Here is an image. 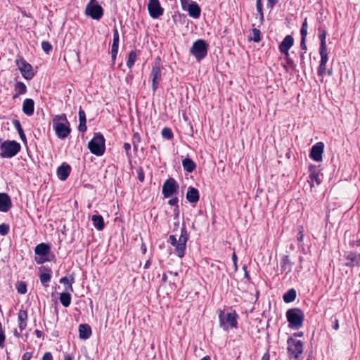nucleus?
I'll return each instance as SVG.
<instances>
[{
    "label": "nucleus",
    "instance_id": "f257e3e1",
    "mask_svg": "<svg viewBox=\"0 0 360 360\" xmlns=\"http://www.w3.org/2000/svg\"><path fill=\"white\" fill-rule=\"evenodd\" d=\"M65 114L56 115L53 119V127L59 139H64L70 134L71 129Z\"/></svg>",
    "mask_w": 360,
    "mask_h": 360
},
{
    "label": "nucleus",
    "instance_id": "f03ea898",
    "mask_svg": "<svg viewBox=\"0 0 360 360\" xmlns=\"http://www.w3.org/2000/svg\"><path fill=\"white\" fill-rule=\"evenodd\" d=\"M21 146L15 141H2L0 139V156L2 158H11L20 150Z\"/></svg>",
    "mask_w": 360,
    "mask_h": 360
},
{
    "label": "nucleus",
    "instance_id": "7ed1b4c3",
    "mask_svg": "<svg viewBox=\"0 0 360 360\" xmlns=\"http://www.w3.org/2000/svg\"><path fill=\"white\" fill-rule=\"evenodd\" d=\"M238 314L235 310L225 313L222 310L219 311V326L225 331H228L229 327L231 328H238Z\"/></svg>",
    "mask_w": 360,
    "mask_h": 360
},
{
    "label": "nucleus",
    "instance_id": "20e7f679",
    "mask_svg": "<svg viewBox=\"0 0 360 360\" xmlns=\"http://www.w3.org/2000/svg\"><path fill=\"white\" fill-rule=\"evenodd\" d=\"M88 148L92 154L96 156H101L104 154L105 139L101 132L94 134L92 139L88 143Z\"/></svg>",
    "mask_w": 360,
    "mask_h": 360
},
{
    "label": "nucleus",
    "instance_id": "39448f33",
    "mask_svg": "<svg viewBox=\"0 0 360 360\" xmlns=\"http://www.w3.org/2000/svg\"><path fill=\"white\" fill-rule=\"evenodd\" d=\"M285 315L290 328L299 329L302 326L304 314L300 308L289 309Z\"/></svg>",
    "mask_w": 360,
    "mask_h": 360
},
{
    "label": "nucleus",
    "instance_id": "423d86ee",
    "mask_svg": "<svg viewBox=\"0 0 360 360\" xmlns=\"http://www.w3.org/2000/svg\"><path fill=\"white\" fill-rule=\"evenodd\" d=\"M208 47V44L204 39H198L190 49V53L199 62L207 56Z\"/></svg>",
    "mask_w": 360,
    "mask_h": 360
},
{
    "label": "nucleus",
    "instance_id": "0eeeda50",
    "mask_svg": "<svg viewBox=\"0 0 360 360\" xmlns=\"http://www.w3.org/2000/svg\"><path fill=\"white\" fill-rule=\"evenodd\" d=\"M51 250V245L48 243H41L38 244L34 248V253L37 256L34 261L38 264H42L46 262L51 261L52 259L48 257Z\"/></svg>",
    "mask_w": 360,
    "mask_h": 360
},
{
    "label": "nucleus",
    "instance_id": "6e6552de",
    "mask_svg": "<svg viewBox=\"0 0 360 360\" xmlns=\"http://www.w3.org/2000/svg\"><path fill=\"white\" fill-rule=\"evenodd\" d=\"M287 352L289 357L298 359L303 353L304 344L301 340H297L293 337H290L287 340Z\"/></svg>",
    "mask_w": 360,
    "mask_h": 360
},
{
    "label": "nucleus",
    "instance_id": "1a4fd4ad",
    "mask_svg": "<svg viewBox=\"0 0 360 360\" xmlns=\"http://www.w3.org/2000/svg\"><path fill=\"white\" fill-rule=\"evenodd\" d=\"M189 238V234L187 231L186 224L184 222L181 229V235L179 238V244L175 250L176 255L179 257L182 258L184 257L186 250V243Z\"/></svg>",
    "mask_w": 360,
    "mask_h": 360
},
{
    "label": "nucleus",
    "instance_id": "9d476101",
    "mask_svg": "<svg viewBox=\"0 0 360 360\" xmlns=\"http://www.w3.org/2000/svg\"><path fill=\"white\" fill-rule=\"evenodd\" d=\"M179 188L177 181L174 178L169 177L164 182L162 193L164 198H167L178 194Z\"/></svg>",
    "mask_w": 360,
    "mask_h": 360
},
{
    "label": "nucleus",
    "instance_id": "9b49d317",
    "mask_svg": "<svg viewBox=\"0 0 360 360\" xmlns=\"http://www.w3.org/2000/svg\"><path fill=\"white\" fill-rule=\"evenodd\" d=\"M15 63L20 71L22 76L27 80L32 79L34 73L33 72L32 66L28 63L23 58H20L15 60Z\"/></svg>",
    "mask_w": 360,
    "mask_h": 360
},
{
    "label": "nucleus",
    "instance_id": "f8f14e48",
    "mask_svg": "<svg viewBox=\"0 0 360 360\" xmlns=\"http://www.w3.org/2000/svg\"><path fill=\"white\" fill-rule=\"evenodd\" d=\"M84 13L93 20H99L103 16L104 10L101 5L86 4Z\"/></svg>",
    "mask_w": 360,
    "mask_h": 360
},
{
    "label": "nucleus",
    "instance_id": "ddd939ff",
    "mask_svg": "<svg viewBox=\"0 0 360 360\" xmlns=\"http://www.w3.org/2000/svg\"><path fill=\"white\" fill-rule=\"evenodd\" d=\"M148 10L150 16L153 19L158 18L164 13V8L160 6L159 0H149Z\"/></svg>",
    "mask_w": 360,
    "mask_h": 360
},
{
    "label": "nucleus",
    "instance_id": "4468645a",
    "mask_svg": "<svg viewBox=\"0 0 360 360\" xmlns=\"http://www.w3.org/2000/svg\"><path fill=\"white\" fill-rule=\"evenodd\" d=\"M150 77H152V89L153 92H155L162 79L161 68L159 63H155L152 67Z\"/></svg>",
    "mask_w": 360,
    "mask_h": 360
},
{
    "label": "nucleus",
    "instance_id": "2eb2a0df",
    "mask_svg": "<svg viewBox=\"0 0 360 360\" xmlns=\"http://www.w3.org/2000/svg\"><path fill=\"white\" fill-rule=\"evenodd\" d=\"M323 150L324 143L321 141L316 143L310 150L309 158L316 162L321 161L323 159Z\"/></svg>",
    "mask_w": 360,
    "mask_h": 360
},
{
    "label": "nucleus",
    "instance_id": "dca6fc26",
    "mask_svg": "<svg viewBox=\"0 0 360 360\" xmlns=\"http://www.w3.org/2000/svg\"><path fill=\"white\" fill-rule=\"evenodd\" d=\"M309 178L310 181H309L310 184V186H314V182H316L317 185H319L321 183V176L322 174L320 172L319 169L313 165H310L309 167Z\"/></svg>",
    "mask_w": 360,
    "mask_h": 360
},
{
    "label": "nucleus",
    "instance_id": "f3484780",
    "mask_svg": "<svg viewBox=\"0 0 360 360\" xmlns=\"http://www.w3.org/2000/svg\"><path fill=\"white\" fill-rule=\"evenodd\" d=\"M294 39L288 34L284 37L281 43L279 44L278 49L281 53H283L285 56L289 55V50L293 46Z\"/></svg>",
    "mask_w": 360,
    "mask_h": 360
},
{
    "label": "nucleus",
    "instance_id": "a211bd4d",
    "mask_svg": "<svg viewBox=\"0 0 360 360\" xmlns=\"http://www.w3.org/2000/svg\"><path fill=\"white\" fill-rule=\"evenodd\" d=\"M345 258L347 260L345 264L346 266L354 267L360 266V253L351 251L347 253Z\"/></svg>",
    "mask_w": 360,
    "mask_h": 360
},
{
    "label": "nucleus",
    "instance_id": "6ab92c4d",
    "mask_svg": "<svg viewBox=\"0 0 360 360\" xmlns=\"http://www.w3.org/2000/svg\"><path fill=\"white\" fill-rule=\"evenodd\" d=\"M12 207V202L10 196L6 193H0V211L8 212Z\"/></svg>",
    "mask_w": 360,
    "mask_h": 360
},
{
    "label": "nucleus",
    "instance_id": "aec40b11",
    "mask_svg": "<svg viewBox=\"0 0 360 360\" xmlns=\"http://www.w3.org/2000/svg\"><path fill=\"white\" fill-rule=\"evenodd\" d=\"M71 172V167L66 162L62 163L57 169V176L61 181H65Z\"/></svg>",
    "mask_w": 360,
    "mask_h": 360
},
{
    "label": "nucleus",
    "instance_id": "412c9836",
    "mask_svg": "<svg viewBox=\"0 0 360 360\" xmlns=\"http://www.w3.org/2000/svg\"><path fill=\"white\" fill-rule=\"evenodd\" d=\"M186 11L188 12V15L195 19H198L200 16L201 8L195 1H191L188 5Z\"/></svg>",
    "mask_w": 360,
    "mask_h": 360
},
{
    "label": "nucleus",
    "instance_id": "4be33fe9",
    "mask_svg": "<svg viewBox=\"0 0 360 360\" xmlns=\"http://www.w3.org/2000/svg\"><path fill=\"white\" fill-rule=\"evenodd\" d=\"M22 112L27 116H32L34 111V101L32 98H25L22 103Z\"/></svg>",
    "mask_w": 360,
    "mask_h": 360
},
{
    "label": "nucleus",
    "instance_id": "5701e85b",
    "mask_svg": "<svg viewBox=\"0 0 360 360\" xmlns=\"http://www.w3.org/2000/svg\"><path fill=\"white\" fill-rule=\"evenodd\" d=\"M307 18H304L301 29H300V34H301V41H300V48L302 50L306 51L307 49L306 44V38L307 35Z\"/></svg>",
    "mask_w": 360,
    "mask_h": 360
},
{
    "label": "nucleus",
    "instance_id": "b1692460",
    "mask_svg": "<svg viewBox=\"0 0 360 360\" xmlns=\"http://www.w3.org/2000/svg\"><path fill=\"white\" fill-rule=\"evenodd\" d=\"M186 199L191 203L198 202L200 199L198 190L193 186H189L186 193Z\"/></svg>",
    "mask_w": 360,
    "mask_h": 360
},
{
    "label": "nucleus",
    "instance_id": "393cba45",
    "mask_svg": "<svg viewBox=\"0 0 360 360\" xmlns=\"http://www.w3.org/2000/svg\"><path fill=\"white\" fill-rule=\"evenodd\" d=\"M91 328L89 324H80L79 326V337L80 339L86 340L91 335Z\"/></svg>",
    "mask_w": 360,
    "mask_h": 360
},
{
    "label": "nucleus",
    "instance_id": "a878e982",
    "mask_svg": "<svg viewBox=\"0 0 360 360\" xmlns=\"http://www.w3.org/2000/svg\"><path fill=\"white\" fill-rule=\"evenodd\" d=\"M293 262L290 259L288 255H283L281 258V268L282 272L290 273L292 271Z\"/></svg>",
    "mask_w": 360,
    "mask_h": 360
},
{
    "label": "nucleus",
    "instance_id": "bb28decb",
    "mask_svg": "<svg viewBox=\"0 0 360 360\" xmlns=\"http://www.w3.org/2000/svg\"><path fill=\"white\" fill-rule=\"evenodd\" d=\"M15 94L13 96V99L17 98L19 96L25 94L27 91V86L22 82H17L14 85Z\"/></svg>",
    "mask_w": 360,
    "mask_h": 360
},
{
    "label": "nucleus",
    "instance_id": "cd10ccee",
    "mask_svg": "<svg viewBox=\"0 0 360 360\" xmlns=\"http://www.w3.org/2000/svg\"><path fill=\"white\" fill-rule=\"evenodd\" d=\"M59 282L63 284H68V286L65 287V291L73 292L72 284L75 283V274H72L68 277H62Z\"/></svg>",
    "mask_w": 360,
    "mask_h": 360
},
{
    "label": "nucleus",
    "instance_id": "c85d7f7f",
    "mask_svg": "<svg viewBox=\"0 0 360 360\" xmlns=\"http://www.w3.org/2000/svg\"><path fill=\"white\" fill-rule=\"evenodd\" d=\"M318 32H319V38L320 39V46L319 49H327L326 45V36H327V32L326 29L323 25H320L318 27Z\"/></svg>",
    "mask_w": 360,
    "mask_h": 360
},
{
    "label": "nucleus",
    "instance_id": "c756f323",
    "mask_svg": "<svg viewBox=\"0 0 360 360\" xmlns=\"http://www.w3.org/2000/svg\"><path fill=\"white\" fill-rule=\"evenodd\" d=\"M40 269H44L46 271V273H43L40 274V281L43 285L48 286L47 283L50 282L51 279V269L50 268L45 266H41Z\"/></svg>",
    "mask_w": 360,
    "mask_h": 360
},
{
    "label": "nucleus",
    "instance_id": "7c9ffc66",
    "mask_svg": "<svg viewBox=\"0 0 360 360\" xmlns=\"http://www.w3.org/2000/svg\"><path fill=\"white\" fill-rule=\"evenodd\" d=\"M91 220L94 227L98 231H102L105 228V223L103 218L100 214H94L91 217Z\"/></svg>",
    "mask_w": 360,
    "mask_h": 360
},
{
    "label": "nucleus",
    "instance_id": "2f4dec72",
    "mask_svg": "<svg viewBox=\"0 0 360 360\" xmlns=\"http://www.w3.org/2000/svg\"><path fill=\"white\" fill-rule=\"evenodd\" d=\"M184 169L188 173L193 172L196 168L195 162L189 158H186L182 160Z\"/></svg>",
    "mask_w": 360,
    "mask_h": 360
},
{
    "label": "nucleus",
    "instance_id": "473e14b6",
    "mask_svg": "<svg viewBox=\"0 0 360 360\" xmlns=\"http://www.w3.org/2000/svg\"><path fill=\"white\" fill-rule=\"evenodd\" d=\"M59 300L62 305L65 307H68L71 304L72 297L70 291H66L60 294Z\"/></svg>",
    "mask_w": 360,
    "mask_h": 360
},
{
    "label": "nucleus",
    "instance_id": "72a5a7b5",
    "mask_svg": "<svg viewBox=\"0 0 360 360\" xmlns=\"http://www.w3.org/2000/svg\"><path fill=\"white\" fill-rule=\"evenodd\" d=\"M13 126L15 128V129L17 130L19 136H20V138L21 139V141L23 142V143H27V139H26V136H25V134L24 133V131L22 128V126H21V124H20V122L18 120H13Z\"/></svg>",
    "mask_w": 360,
    "mask_h": 360
},
{
    "label": "nucleus",
    "instance_id": "f704fd0d",
    "mask_svg": "<svg viewBox=\"0 0 360 360\" xmlns=\"http://www.w3.org/2000/svg\"><path fill=\"white\" fill-rule=\"evenodd\" d=\"M296 296V290L294 288H291L283 295V299L285 303H290L295 300Z\"/></svg>",
    "mask_w": 360,
    "mask_h": 360
},
{
    "label": "nucleus",
    "instance_id": "c9c22d12",
    "mask_svg": "<svg viewBox=\"0 0 360 360\" xmlns=\"http://www.w3.org/2000/svg\"><path fill=\"white\" fill-rule=\"evenodd\" d=\"M137 59V54L135 51H131L128 55V59L127 61V66L131 69Z\"/></svg>",
    "mask_w": 360,
    "mask_h": 360
},
{
    "label": "nucleus",
    "instance_id": "e433bc0d",
    "mask_svg": "<svg viewBox=\"0 0 360 360\" xmlns=\"http://www.w3.org/2000/svg\"><path fill=\"white\" fill-rule=\"evenodd\" d=\"M161 134L162 136L167 140H171L174 137V134L172 129L169 127H164L162 129Z\"/></svg>",
    "mask_w": 360,
    "mask_h": 360
},
{
    "label": "nucleus",
    "instance_id": "4c0bfd02",
    "mask_svg": "<svg viewBox=\"0 0 360 360\" xmlns=\"http://www.w3.org/2000/svg\"><path fill=\"white\" fill-rule=\"evenodd\" d=\"M16 289L18 293L25 294L27 292V285L22 281L18 282L16 283Z\"/></svg>",
    "mask_w": 360,
    "mask_h": 360
},
{
    "label": "nucleus",
    "instance_id": "58836bf2",
    "mask_svg": "<svg viewBox=\"0 0 360 360\" xmlns=\"http://www.w3.org/2000/svg\"><path fill=\"white\" fill-rule=\"evenodd\" d=\"M319 54L321 56L320 62L327 63L328 60L327 49H319Z\"/></svg>",
    "mask_w": 360,
    "mask_h": 360
},
{
    "label": "nucleus",
    "instance_id": "ea45409f",
    "mask_svg": "<svg viewBox=\"0 0 360 360\" xmlns=\"http://www.w3.org/2000/svg\"><path fill=\"white\" fill-rule=\"evenodd\" d=\"M253 37L251 38V40H252L255 42H259L261 40L260 34L261 32L259 29L253 28L252 30Z\"/></svg>",
    "mask_w": 360,
    "mask_h": 360
},
{
    "label": "nucleus",
    "instance_id": "a19ab883",
    "mask_svg": "<svg viewBox=\"0 0 360 360\" xmlns=\"http://www.w3.org/2000/svg\"><path fill=\"white\" fill-rule=\"evenodd\" d=\"M118 48H119L118 44H112L111 54H112V65H114L115 63L116 57H117V55L118 53Z\"/></svg>",
    "mask_w": 360,
    "mask_h": 360
},
{
    "label": "nucleus",
    "instance_id": "79ce46f5",
    "mask_svg": "<svg viewBox=\"0 0 360 360\" xmlns=\"http://www.w3.org/2000/svg\"><path fill=\"white\" fill-rule=\"evenodd\" d=\"M41 49L46 53H49L52 50L53 46L48 41H43L41 42Z\"/></svg>",
    "mask_w": 360,
    "mask_h": 360
},
{
    "label": "nucleus",
    "instance_id": "37998d69",
    "mask_svg": "<svg viewBox=\"0 0 360 360\" xmlns=\"http://www.w3.org/2000/svg\"><path fill=\"white\" fill-rule=\"evenodd\" d=\"M10 230V227L8 224H0V235L1 236H6Z\"/></svg>",
    "mask_w": 360,
    "mask_h": 360
},
{
    "label": "nucleus",
    "instance_id": "c03bdc74",
    "mask_svg": "<svg viewBox=\"0 0 360 360\" xmlns=\"http://www.w3.org/2000/svg\"><path fill=\"white\" fill-rule=\"evenodd\" d=\"M326 63L320 62V64H319L318 70H317V73H318L319 76H321L322 77H323V75L326 73Z\"/></svg>",
    "mask_w": 360,
    "mask_h": 360
},
{
    "label": "nucleus",
    "instance_id": "a18cd8bd",
    "mask_svg": "<svg viewBox=\"0 0 360 360\" xmlns=\"http://www.w3.org/2000/svg\"><path fill=\"white\" fill-rule=\"evenodd\" d=\"M19 321H26L27 320V313L25 310H20L18 316Z\"/></svg>",
    "mask_w": 360,
    "mask_h": 360
},
{
    "label": "nucleus",
    "instance_id": "49530a36",
    "mask_svg": "<svg viewBox=\"0 0 360 360\" xmlns=\"http://www.w3.org/2000/svg\"><path fill=\"white\" fill-rule=\"evenodd\" d=\"M137 177H138V179L140 182H143L144 180H145V174H144V171H143V169L142 167H139L138 169H137Z\"/></svg>",
    "mask_w": 360,
    "mask_h": 360
},
{
    "label": "nucleus",
    "instance_id": "de8ad7c7",
    "mask_svg": "<svg viewBox=\"0 0 360 360\" xmlns=\"http://www.w3.org/2000/svg\"><path fill=\"white\" fill-rule=\"evenodd\" d=\"M6 336L4 334V330L2 327V324L0 322V347H3L5 342Z\"/></svg>",
    "mask_w": 360,
    "mask_h": 360
},
{
    "label": "nucleus",
    "instance_id": "09e8293b",
    "mask_svg": "<svg viewBox=\"0 0 360 360\" xmlns=\"http://www.w3.org/2000/svg\"><path fill=\"white\" fill-rule=\"evenodd\" d=\"M119 41H120V37H119V32L115 27L113 30V41L112 44H118L119 45Z\"/></svg>",
    "mask_w": 360,
    "mask_h": 360
},
{
    "label": "nucleus",
    "instance_id": "8fccbe9b",
    "mask_svg": "<svg viewBox=\"0 0 360 360\" xmlns=\"http://www.w3.org/2000/svg\"><path fill=\"white\" fill-rule=\"evenodd\" d=\"M169 240L171 243V245L174 247H175V250H176V247L179 244V240H176V238L174 235H170L169 237Z\"/></svg>",
    "mask_w": 360,
    "mask_h": 360
},
{
    "label": "nucleus",
    "instance_id": "3c124183",
    "mask_svg": "<svg viewBox=\"0 0 360 360\" xmlns=\"http://www.w3.org/2000/svg\"><path fill=\"white\" fill-rule=\"evenodd\" d=\"M141 141V135L139 132H135L133 134L132 136V143H136L139 144V143Z\"/></svg>",
    "mask_w": 360,
    "mask_h": 360
},
{
    "label": "nucleus",
    "instance_id": "603ef678",
    "mask_svg": "<svg viewBox=\"0 0 360 360\" xmlns=\"http://www.w3.org/2000/svg\"><path fill=\"white\" fill-rule=\"evenodd\" d=\"M78 115H79V122H86L85 112L82 108L79 109Z\"/></svg>",
    "mask_w": 360,
    "mask_h": 360
},
{
    "label": "nucleus",
    "instance_id": "864d4df0",
    "mask_svg": "<svg viewBox=\"0 0 360 360\" xmlns=\"http://www.w3.org/2000/svg\"><path fill=\"white\" fill-rule=\"evenodd\" d=\"M124 149L125 150L126 155L127 158H130L131 155L130 153L131 150V144L129 143H124L123 146Z\"/></svg>",
    "mask_w": 360,
    "mask_h": 360
},
{
    "label": "nucleus",
    "instance_id": "5fc2aeb1",
    "mask_svg": "<svg viewBox=\"0 0 360 360\" xmlns=\"http://www.w3.org/2000/svg\"><path fill=\"white\" fill-rule=\"evenodd\" d=\"M178 202L179 198L177 197H174L168 200V204L173 207L179 205Z\"/></svg>",
    "mask_w": 360,
    "mask_h": 360
},
{
    "label": "nucleus",
    "instance_id": "6e6d98bb",
    "mask_svg": "<svg viewBox=\"0 0 360 360\" xmlns=\"http://www.w3.org/2000/svg\"><path fill=\"white\" fill-rule=\"evenodd\" d=\"M257 11L259 15V22L262 23L264 22V13H263V5H261L260 8H257Z\"/></svg>",
    "mask_w": 360,
    "mask_h": 360
},
{
    "label": "nucleus",
    "instance_id": "4d7b16f0",
    "mask_svg": "<svg viewBox=\"0 0 360 360\" xmlns=\"http://www.w3.org/2000/svg\"><path fill=\"white\" fill-rule=\"evenodd\" d=\"M232 260L233 262L234 271H236L238 270V264H237L238 258H237V255L235 252H233L232 254Z\"/></svg>",
    "mask_w": 360,
    "mask_h": 360
},
{
    "label": "nucleus",
    "instance_id": "13d9d810",
    "mask_svg": "<svg viewBox=\"0 0 360 360\" xmlns=\"http://www.w3.org/2000/svg\"><path fill=\"white\" fill-rule=\"evenodd\" d=\"M278 0H267L266 6L267 8L272 9L277 4Z\"/></svg>",
    "mask_w": 360,
    "mask_h": 360
},
{
    "label": "nucleus",
    "instance_id": "bf43d9fd",
    "mask_svg": "<svg viewBox=\"0 0 360 360\" xmlns=\"http://www.w3.org/2000/svg\"><path fill=\"white\" fill-rule=\"evenodd\" d=\"M86 122H79V126H78V130L79 131L84 132V131H86Z\"/></svg>",
    "mask_w": 360,
    "mask_h": 360
},
{
    "label": "nucleus",
    "instance_id": "052dcab7",
    "mask_svg": "<svg viewBox=\"0 0 360 360\" xmlns=\"http://www.w3.org/2000/svg\"><path fill=\"white\" fill-rule=\"evenodd\" d=\"M285 61H286L287 64L289 66H290L292 68L295 67L294 61H293V60L291 58L289 57V55H288V56H285Z\"/></svg>",
    "mask_w": 360,
    "mask_h": 360
},
{
    "label": "nucleus",
    "instance_id": "680f3d73",
    "mask_svg": "<svg viewBox=\"0 0 360 360\" xmlns=\"http://www.w3.org/2000/svg\"><path fill=\"white\" fill-rule=\"evenodd\" d=\"M42 360H53V356L51 353L49 352H45L42 357Z\"/></svg>",
    "mask_w": 360,
    "mask_h": 360
},
{
    "label": "nucleus",
    "instance_id": "e2e57ef3",
    "mask_svg": "<svg viewBox=\"0 0 360 360\" xmlns=\"http://www.w3.org/2000/svg\"><path fill=\"white\" fill-rule=\"evenodd\" d=\"M18 326H19L20 331H22L23 330L25 329V328L27 326V321H19Z\"/></svg>",
    "mask_w": 360,
    "mask_h": 360
},
{
    "label": "nucleus",
    "instance_id": "0e129e2a",
    "mask_svg": "<svg viewBox=\"0 0 360 360\" xmlns=\"http://www.w3.org/2000/svg\"><path fill=\"white\" fill-rule=\"evenodd\" d=\"M32 357V353L31 352H25L22 357V360H30Z\"/></svg>",
    "mask_w": 360,
    "mask_h": 360
},
{
    "label": "nucleus",
    "instance_id": "69168bd1",
    "mask_svg": "<svg viewBox=\"0 0 360 360\" xmlns=\"http://www.w3.org/2000/svg\"><path fill=\"white\" fill-rule=\"evenodd\" d=\"M181 1V5L182 7V9L184 11L187 10V6L189 4H188V0H180Z\"/></svg>",
    "mask_w": 360,
    "mask_h": 360
},
{
    "label": "nucleus",
    "instance_id": "338daca9",
    "mask_svg": "<svg viewBox=\"0 0 360 360\" xmlns=\"http://www.w3.org/2000/svg\"><path fill=\"white\" fill-rule=\"evenodd\" d=\"M304 53H300V65L302 68H304V65H305V62H304Z\"/></svg>",
    "mask_w": 360,
    "mask_h": 360
},
{
    "label": "nucleus",
    "instance_id": "774afa93",
    "mask_svg": "<svg viewBox=\"0 0 360 360\" xmlns=\"http://www.w3.org/2000/svg\"><path fill=\"white\" fill-rule=\"evenodd\" d=\"M261 360H270V354H269V353L268 352H265L263 354Z\"/></svg>",
    "mask_w": 360,
    "mask_h": 360
}]
</instances>
